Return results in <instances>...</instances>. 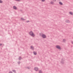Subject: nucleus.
Here are the masks:
<instances>
[{"label": "nucleus", "mask_w": 73, "mask_h": 73, "mask_svg": "<svg viewBox=\"0 0 73 73\" xmlns=\"http://www.w3.org/2000/svg\"><path fill=\"white\" fill-rule=\"evenodd\" d=\"M29 33V35H30L31 36H33V37H35V35L32 31H30Z\"/></svg>", "instance_id": "nucleus-1"}, {"label": "nucleus", "mask_w": 73, "mask_h": 73, "mask_svg": "<svg viewBox=\"0 0 73 73\" xmlns=\"http://www.w3.org/2000/svg\"><path fill=\"white\" fill-rule=\"evenodd\" d=\"M40 36H42V38H46V35L44 34H42V35H41V34H40Z\"/></svg>", "instance_id": "nucleus-2"}, {"label": "nucleus", "mask_w": 73, "mask_h": 73, "mask_svg": "<svg viewBox=\"0 0 73 73\" xmlns=\"http://www.w3.org/2000/svg\"><path fill=\"white\" fill-rule=\"evenodd\" d=\"M56 48L57 49H61V47L59 45H57L56 46Z\"/></svg>", "instance_id": "nucleus-3"}, {"label": "nucleus", "mask_w": 73, "mask_h": 73, "mask_svg": "<svg viewBox=\"0 0 73 73\" xmlns=\"http://www.w3.org/2000/svg\"><path fill=\"white\" fill-rule=\"evenodd\" d=\"M38 69L37 67H35L34 68V70L35 71H37L38 70Z\"/></svg>", "instance_id": "nucleus-4"}, {"label": "nucleus", "mask_w": 73, "mask_h": 73, "mask_svg": "<svg viewBox=\"0 0 73 73\" xmlns=\"http://www.w3.org/2000/svg\"><path fill=\"white\" fill-rule=\"evenodd\" d=\"M59 4H60V5H63V4L61 2H59Z\"/></svg>", "instance_id": "nucleus-5"}, {"label": "nucleus", "mask_w": 73, "mask_h": 73, "mask_svg": "<svg viewBox=\"0 0 73 73\" xmlns=\"http://www.w3.org/2000/svg\"><path fill=\"white\" fill-rule=\"evenodd\" d=\"M34 54L35 55L37 54V53L35 52H34Z\"/></svg>", "instance_id": "nucleus-6"}, {"label": "nucleus", "mask_w": 73, "mask_h": 73, "mask_svg": "<svg viewBox=\"0 0 73 73\" xmlns=\"http://www.w3.org/2000/svg\"><path fill=\"white\" fill-rule=\"evenodd\" d=\"M13 8L14 9H17V7L15 6H14Z\"/></svg>", "instance_id": "nucleus-7"}, {"label": "nucleus", "mask_w": 73, "mask_h": 73, "mask_svg": "<svg viewBox=\"0 0 73 73\" xmlns=\"http://www.w3.org/2000/svg\"><path fill=\"white\" fill-rule=\"evenodd\" d=\"M66 23H69V21L68 20H66Z\"/></svg>", "instance_id": "nucleus-8"}, {"label": "nucleus", "mask_w": 73, "mask_h": 73, "mask_svg": "<svg viewBox=\"0 0 73 73\" xmlns=\"http://www.w3.org/2000/svg\"><path fill=\"white\" fill-rule=\"evenodd\" d=\"M69 13L70 15H73V13H72V12H69Z\"/></svg>", "instance_id": "nucleus-9"}, {"label": "nucleus", "mask_w": 73, "mask_h": 73, "mask_svg": "<svg viewBox=\"0 0 73 73\" xmlns=\"http://www.w3.org/2000/svg\"><path fill=\"white\" fill-rule=\"evenodd\" d=\"M31 48L32 49H34V48H33V46H31Z\"/></svg>", "instance_id": "nucleus-10"}, {"label": "nucleus", "mask_w": 73, "mask_h": 73, "mask_svg": "<svg viewBox=\"0 0 73 73\" xmlns=\"http://www.w3.org/2000/svg\"><path fill=\"white\" fill-rule=\"evenodd\" d=\"M50 4H54V3L53 1H51L50 2Z\"/></svg>", "instance_id": "nucleus-11"}, {"label": "nucleus", "mask_w": 73, "mask_h": 73, "mask_svg": "<svg viewBox=\"0 0 73 73\" xmlns=\"http://www.w3.org/2000/svg\"><path fill=\"white\" fill-rule=\"evenodd\" d=\"M39 73H42V71H41L40 70V71H39Z\"/></svg>", "instance_id": "nucleus-12"}, {"label": "nucleus", "mask_w": 73, "mask_h": 73, "mask_svg": "<svg viewBox=\"0 0 73 73\" xmlns=\"http://www.w3.org/2000/svg\"><path fill=\"white\" fill-rule=\"evenodd\" d=\"M66 41V40L65 39H63V42H65Z\"/></svg>", "instance_id": "nucleus-13"}, {"label": "nucleus", "mask_w": 73, "mask_h": 73, "mask_svg": "<svg viewBox=\"0 0 73 73\" xmlns=\"http://www.w3.org/2000/svg\"><path fill=\"white\" fill-rule=\"evenodd\" d=\"M3 3V1L0 0V3Z\"/></svg>", "instance_id": "nucleus-14"}, {"label": "nucleus", "mask_w": 73, "mask_h": 73, "mask_svg": "<svg viewBox=\"0 0 73 73\" xmlns=\"http://www.w3.org/2000/svg\"><path fill=\"white\" fill-rule=\"evenodd\" d=\"M21 20H24V19H23V18H21Z\"/></svg>", "instance_id": "nucleus-15"}, {"label": "nucleus", "mask_w": 73, "mask_h": 73, "mask_svg": "<svg viewBox=\"0 0 73 73\" xmlns=\"http://www.w3.org/2000/svg\"><path fill=\"white\" fill-rule=\"evenodd\" d=\"M41 1L44 2V1H45V0H41Z\"/></svg>", "instance_id": "nucleus-16"}, {"label": "nucleus", "mask_w": 73, "mask_h": 73, "mask_svg": "<svg viewBox=\"0 0 73 73\" xmlns=\"http://www.w3.org/2000/svg\"><path fill=\"white\" fill-rule=\"evenodd\" d=\"M52 1H56V0H52Z\"/></svg>", "instance_id": "nucleus-17"}, {"label": "nucleus", "mask_w": 73, "mask_h": 73, "mask_svg": "<svg viewBox=\"0 0 73 73\" xmlns=\"http://www.w3.org/2000/svg\"><path fill=\"white\" fill-rule=\"evenodd\" d=\"M71 43L73 44V41H71Z\"/></svg>", "instance_id": "nucleus-18"}, {"label": "nucleus", "mask_w": 73, "mask_h": 73, "mask_svg": "<svg viewBox=\"0 0 73 73\" xmlns=\"http://www.w3.org/2000/svg\"><path fill=\"white\" fill-rule=\"evenodd\" d=\"M16 1H20V0H15Z\"/></svg>", "instance_id": "nucleus-19"}, {"label": "nucleus", "mask_w": 73, "mask_h": 73, "mask_svg": "<svg viewBox=\"0 0 73 73\" xmlns=\"http://www.w3.org/2000/svg\"><path fill=\"white\" fill-rule=\"evenodd\" d=\"M13 71L14 72H15V70H13Z\"/></svg>", "instance_id": "nucleus-20"}, {"label": "nucleus", "mask_w": 73, "mask_h": 73, "mask_svg": "<svg viewBox=\"0 0 73 73\" xmlns=\"http://www.w3.org/2000/svg\"><path fill=\"white\" fill-rule=\"evenodd\" d=\"M28 22H29V21H27V23H28Z\"/></svg>", "instance_id": "nucleus-21"}, {"label": "nucleus", "mask_w": 73, "mask_h": 73, "mask_svg": "<svg viewBox=\"0 0 73 73\" xmlns=\"http://www.w3.org/2000/svg\"><path fill=\"white\" fill-rule=\"evenodd\" d=\"M9 73H12V72H10Z\"/></svg>", "instance_id": "nucleus-22"}, {"label": "nucleus", "mask_w": 73, "mask_h": 73, "mask_svg": "<svg viewBox=\"0 0 73 73\" xmlns=\"http://www.w3.org/2000/svg\"><path fill=\"white\" fill-rule=\"evenodd\" d=\"M2 44H0V45H2Z\"/></svg>", "instance_id": "nucleus-23"}, {"label": "nucleus", "mask_w": 73, "mask_h": 73, "mask_svg": "<svg viewBox=\"0 0 73 73\" xmlns=\"http://www.w3.org/2000/svg\"><path fill=\"white\" fill-rule=\"evenodd\" d=\"M21 58V57H19V58Z\"/></svg>", "instance_id": "nucleus-24"}]
</instances>
